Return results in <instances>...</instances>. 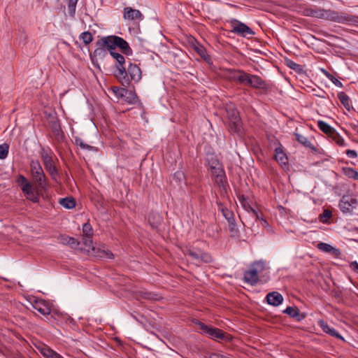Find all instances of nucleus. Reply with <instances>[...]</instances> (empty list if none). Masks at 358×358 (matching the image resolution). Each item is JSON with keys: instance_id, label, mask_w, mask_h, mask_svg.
I'll use <instances>...</instances> for the list:
<instances>
[{"instance_id": "f8f14e48", "label": "nucleus", "mask_w": 358, "mask_h": 358, "mask_svg": "<svg viewBox=\"0 0 358 358\" xmlns=\"http://www.w3.org/2000/svg\"><path fill=\"white\" fill-rule=\"evenodd\" d=\"M210 171L215 182L220 187L224 188L227 184V182L225 172L222 166H217L214 169H210Z\"/></svg>"}, {"instance_id": "0eeeda50", "label": "nucleus", "mask_w": 358, "mask_h": 358, "mask_svg": "<svg viewBox=\"0 0 358 358\" xmlns=\"http://www.w3.org/2000/svg\"><path fill=\"white\" fill-rule=\"evenodd\" d=\"M41 157L45 169L49 173L52 179L55 181H57V176H58V169L55 166V162L54 159V157H55L53 152L43 149L41 152Z\"/></svg>"}, {"instance_id": "ddd939ff", "label": "nucleus", "mask_w": 358, "mask_h": 358, "mask_svg": "<svg viewBox=\"0 0 358 358\" xmlns=\"http://www.w3.org/2000/svg\"><path fill=\"white\" fill-rule=\"evenodd\" d=\"M123 17L124 20L139 22L143 19V15L139 10L125 7L123 10Z\"/></svg>"}, {"instance_id": "f03ea898", "label": "nucleus", "mask_w": 358, "mask_h": 358, "mask_svg": "<svg viewBox=\"0 0 358 358\" xmlns=\"http://www.w3.org/2000/svg\"><path fill=\"white\" fill-rule=\"evenodd\" d=\"M99 41L101 45H103L110 52L118 48L126 55H131L133 53L129 43L122 37L111 35L103 36Z\"/></svg>"}, {"instance_id": "13d9d810", "label": "nucleus", "mask_w": 358, "mask_h": 358, "mask_svg": "<svg viewBox=\"0 0 358 358\" xmlns=\"http://www.w3.org/2000/svg\"><path fill=\"white\" fill-rule=\"evenodd\" d=\"M69 241L67 242L68 244L71 245H73V244H75L76 243V241L73 238H71V237H67L66 238Z\"/></svg>"}, {"instance_id": "c85d7f7f", "label": "nucleus", "mask_w": 358, "mask_h": 358, "mask_svg": "<svg viewBox=\"0 0 358 358\" xmlns=\"http://www.w3.org/2000/svg\"><path fill=\"white\" fill-rule=\"evenodd\" d=\"M338 98L343 106L349 111L351 108V101L350 97L343 92L338 93Z\"/></svg>"}, {"instance_id": "3c124183", "label": "nucleus", "mask_w": 358, "mask_h": 358, "mask_svg": "<svg viewBox=\"0 0 358 358\" xmlns=\"http://www.w3.org/2000/svg\"><path fill=\"white\" fill-rule=\"evenodd\" d=\"M242 206L243 207V208L248 211V213H252V210H255V208H253L248 203V201H247L245 203L243 204Z\"/></svg>"}, {"instance_id": "473e14b6", "label": "nucleus", "mask_w": 358, "mask_h": 358, "mask_svg": "<svg viewBox=\"0 0 358 358\" xmlns=\"http://www.w3.org/2000/svg\"><path fill=\"white\" fill-rule=\"evenodd\" d=\"M321 72L329 80H331L336 86L338 87H342V83L338 80L336 78H335L332 74H331L328 71L324 69H320Z\"/></svg>"}, {"instance_id": "f257e3e1", "label": "nucleus", "mask_w": 358, "mask_h": 358, "mask_svg": "<svg viewBox=\"0 0 358 358\" xmlns=\"http://www.w3.org/2000/svg\"><path fill=\"white\" fill-rule=\"evenodd\" d=\"M303 15L322 19L347 25H358V16L339 12L331 9H324L317 6H306L299 11Z\"/></svg>"}, {"instance_id": "37998d69", "label": "nucleus", "mask_w": 358, "mask_h": 358, "mask_svg": "<svg viewBox=\"0 0 358 358\" xmlns=\"http://www.w3.org/2000/svg\"><path fill=\"white\" fill-rule=\"evenodd\" d=\"M327 334L332 337H335L338 339L345 341L344 338L335 329L332 327L329 329V331Z\"/></svg>"}, {"instance_id": "39448f33", "label": "nucleus", "mask_w": 358, "mask_h": 358, "mask_svg": "<svg viewBox=\"0 0 358 358\" xmlns=\"http://www.w3.org/2000/svg\"><path fill=\"white\" fill-rule=\"evenodd\" d=\"M110 55L117 61V65L115 72V76L120 80L122 85L127 87L129 85V79L127 77V73L124 64L125 59L123 55L114 51H110Z\"/></svg>"}, {"instance_id": "bf43d9fd", "label": "nucleus", "mask_w": 358, "mask_h": 358, "mask_svg": "<svg viewBox=\"0 0 358 358\" xmlns=\"http://www.w3.org/2000/svg\"><path fill=\"white\" fill-rule=\"evenodd\" d=\"M106 254L107 257H108L110 259L113 258V255L111 252H108Z\"/></svg>"}, {"instance_id": "c03bdc74", "label": "nucleus", "mask_w": 358, "mask_h": 358, "mask_svg": "<svg viewBox=\"0 0 358 358\" xmlns=\"http://www.w3.org/2000/svg\"><path fill=\"white\" fill-rule=\"evenodd\" d=\"M317 324L326 334L329 331V329L331 328V327L324 320H320L317 322Z\"/></svg>"}, {"instance_id": "dca6fc26", "label": "nucleus", "mask_w": 358, "mask_h": 358, "mask_svg": "<svg viewBox=\"0 0 358 358\" xmlns=\"http://www.w3.org/2000/svg\"><path fill=\"white\" fill-rule=\"evenodd\" d=\"M127 77L130 80L138 83L142 78L141 70L139 66L135 64H130L126 69Z\"/></svg>"}, {"instance_id": "393cba45", "label": "nucleus", "mask_w": 358, "mask_h": 358, "mask_svg": "<svg viewBox=\"0 0 358 358\" xmlns=\"http://www.w3.org/2000/svg\"><path fill=\"white\" fill-rule=\"evenodd\" d=\"M296 140L306 148H308L313 151H316V148L314 145L306 138V136L299 134L298 133L294 134Z\"/></svg>"}, {"instance_id": "e433bc0d", "label": "nucleus", "mask_w": 358, "mask_h": 358, "mask_svg": "<svg viewBox=\"0 0 358 358\" xmlns=\"http://www.w3.org/2000/svg\"><path fill=\"white\" fill-rule=\"evenodd\" d=\"M80 38L85 45H88L93 41V36L90 31H84L80 34Z\"/></svg>"}, {"instance_id": "c9c22d12", "label": "nucleus", "mask_w": 358, "mask_h": 358, "mask_svg": "<svg viewBox=\"0 0 358 358\" xmlns=\"http://www.w3.org/2000/svg\"><path fill=\"white\" fill-rule=\"evenodd\" d=\"M75 144L77 146H79L83 150H92L94 149V147L86 144L83 140L80 137H75Z\"/></svg>"}, {"instance_id": "6e6552de", "label": "nucleus", "mask_w": 358, "mask_h": 358, "mask_svg": "<svg viewBox=\"0 0 358 358\" xmlns=\"http://www.w3.org/2000/svg\"><path fill=\"white\" fill-rule=\"evenodd\" d=\"M227 114L231 131L239 133L242 128V124L238 110L233 106H229L227 108Z\"/></svg>"}, {"instance_id": "cd10ccee", "label": "nucleus", "mask_w": 358, "mask_h": 358, "mask_svg": "<svg viewBox=\"0 0 358 358\" xmlns=\"http://www.w3.org/2000/svg\"><path fill=\"white\" fill-rule=\"evenodd\" d=\"M317 127L320 131H322L325 134L328 135L329 137L332 134V133L335 131V129L328 124L327 122L322 120L317 121Z\"/></svg>"}, {"instance_id": "8fccbe9b", "label": "nucleus", "mask_w": 358, "mask_h": 358, "mask_svg": "<svg viewBox=\"0 0 358 358\" xmlns=\"http://www.w3.org/2000/svg\"><path fill=\"white\" fill-rule=\"evenodd\" d=\"M251 215L256 218V220H259L261 221V217H263V215L262 213L258 212L257 210H252Z\"/></svg>"}, {"instance_id": "2f4dec72", "label": "nucleus", "mask_w": 358, "mask_h": 358, "mask_svg": "<svg viewBox=\"0 0 358 358\" xmlns=\"http://www.w3.org/2000/svg\"><path fill=\"white\" fill-rule=\"evenodd\" d=\"M342 171L348 178L358 180V171L355 169L350 167H343Z\"/></svg>"}, {"instance_id": "58836bf2", "label": "nucleus", "mask_w": 358, "mask_h": 358, "mask_svg": "<svg viewBox=\"0 0 358 358\" xmlns=\"http://www.w3.org/2000/svg\"><path fill=\"white\" fill-rule=\"evenodd\" d=\"M9 145L7 143H3L0 145V159H4L7 157L8 154Z\"/></svg>"}, {"instance_id": "9d476101", "label": "nucleus", "mask_w": 358, "mask_h": 358, "mask_svg": "<svg viewBox=\"0 0 358 358\" xmlns=\"http://www.w3.org/2000/svg\"><path fill=\"white\" fill-rule=\"evenodd\" d=\"M185 255L189 256L196 264H208L213 262V258L209 253L201 250H195L194 248L187 249Z\"/></svg>"}, {"instance_id": "4d7b16f0", "label": "nucleus", "mask_w": 358, "mask_h": 358, "mask_svg": "<svg viewBox=\"0 0 358 358\" xmlns=\"http://www.w3.org/2000/svg\"><path fill=\"white\" fill-rule=\"evenodd\" d=\"M261 223L263 227L266 228L268 227V223L266 219L261 217Z\"/></svg>"}, {"instance_id": "5701e85b", "label": "nucleus", "mask_w": 358, "mask_h": 358, "mask_svg": "<svg viewBox=\"0 0 358 358\" xmlns=\"http://www.w3.org/2000/svg\"><path fill=\"white\" fill-rule=\"evenodd\" d=\"M38 350L40 353L45 358H64L59 353L45 345L38 348Z\"/></svg>"}, {"instance_id": "680f3d73", "label": "nucleus", "mask_w": 358, "mask_h": 358, "mask_svg": "<svg viewBox=\"0 0 358 358\" xmlns=\"http://www.w3.org/2000/svg\"><path fill=\"white\" fill-rule=\"evenodd\" d=\"M357 134H358V130H357Z\"/></svg>"}, {"instance_id": "de8ad7c7", "label": "nucleus", "mask_w": 358, "mask_h": 358, "mask_svg": "<svg viewBox=\"0 0 358 358\" xmlns=\"http://www.w3.org/2000/svg\"><path fill=\"white\" fill-rule=\"evenodd\" d=\"M78 0H69V8L73 12L75 11Z\"/></svg>"}, {"instance_id": "412c9836", "label": "nucleus", "mask_w": 358, "mask_h": 358, "mask_svg": "<svg viewBox=\"0 0 358 358\" xmlns=\"http://www.w3.org/2000/svg\"><path fill=\"white\" fill-rule=\"evenodd\" d=\"M83 232L84 237L83 238V242L86 245H90L92 243V238L93 236V229L91 224L88 222L83 225Z\"/></svg>"}, {"instance_id": "c756f323", "label": "nucleus", "mask_w": 358, "mask_h": 358, "mask_svg": "<svg viewBox=\"0 0 358 358\" xmlns=\"http://www.w3.org/2000/svg\"><path fill=\"white\" fill-rule=\"evenodd\" d=\"M123 98H124L125 101L129 104L136 103L138 100L136 93L128 90H126L125 95H124Z\"/></svg>"}, {"instance_id": "ea45409f", "label": "nucleus", "mask_w": 358, "mask_h": 358, "mask_svg": "<svg viewBox=\"0 0 358 358\" xmlns=\"http://www.w3.org/2000/svg\"><path fill=\"white\" fill-rule=\"evenodd\" d=\"M125 88H121L118 87H114L112 88V91L117 98H123L126 92Z\"/></svg>"}, {"instance_id": "aec40b11", "label": "nucleus", "mask_w": 358, "mask_h": 358, "mask_svg": "<svg viewBox=\"0 0 358 358\" xmlns=\"http://www.w3.org/2000/svg\"><path fill=\"white\" fill-rule=\"evenodd\" d=\"M266 298L268 303L273 306H278L283 301V296L278 292L268 293Z\"/></svg>"}, {"instance_id": "49530a36", "label": "nucleus", "mask_w": 358, "mask_h": 358, "mask_svg": "<svg viewBox=\"0 0 358 358\" xmlns=\"http://www.w3.org/2000/svg\"><path fill=\"white\" fill-rule=\"evenodd\" d=\"M331 255L335 258H341V250L338 248H332V250L329 252Z\"/></svg>"}, {"instance_id": "09e8293b", "label": "nucleus", "mask_w": 358, "mask_h": 358, "mask_svg": "<svg viewBox=\"0 0 358 358\" xmlns=\"http://www.w3.org/2000/svg\"><path fill=\"white\" fill-rule=\"evenodd\" d=\"M347 156L350 158H356L357 157V153L354 150H347L345 151Z\"/></svg>"}, {"instance_id": "e2e57ef3", "label": "nucleus", "mask_w": 358, "mask_h": 358, "mask_svg": "<svg viewBox=\"0 0 358 358\" xmlns=\"http://www.w3.org/2000/svg\"><path fill=\"white\" fill-rule=\"evenodd\" d=\"M229 358V357H228Z\"/></svg>"}, {"instance_id": "79ce46f5", "label": "nucleus", "mask_w": 358, "mask_h": 358, "mask_svg": "<svg viewBox=\"0 0 358 358\" xmlns=\"http://www.w3.org/2000/svg\"><path fill=\"white\" fill-rule=\"evenodd\" d=\"M333 246L326 243H320L317 244V248L321 251L329 253Z\"/></svg>"}, {"instance_id": "a18cd8bd", "label": "nucleus", "mask_w": 358, "mask_h": 358, "mask_svg": "<svg viewBox=\"0 0 358 358\" xmlns=\"http://www.w3.org/2000/svg\"><path fill=\"white\" fill-rule=\"evenodd\" d=\"M222 213L225 218L228 220L229 223H230V221H234V215L231 211L226 209L225 210H222Z\"/></svg>"}, {"instance_id": "052dcab7", "label": "nucleus", "mask_w": 358, "mask_h": 358, "mask_svg": "<svg viewBox=\"0 0 358 358\" xmlns=\"http://www.w3.org/2000/svg\"><path fill=\"white\" fill-rule=\"evenodd\" d=\"M325 94H326L325 92L322 91V94H317V96H318L319 97H321V98H324L325 97V96H324Z\"/></svg>"}, {"instance_id": "6ab92c4d", "label": "nucleus", "mask_w": 358, "mask_h": 358, "mask_svg": "<svg viewBox=\"0 0 358 358\" xmlns=\"http://www.w3.org/2000/svg\"><path fill=\"white\" fill-rule=\"evenodd\" d=\"M32 306L33 308L41 315H48L51 312V309L48 303L43 299L35 300Z\"/></svg>"}, {"instance_id": "423d86ee", "label": "nucleus", "mask_w": 358, "mask_h": 358, "mask_svg": "<svg viewBox=\"0 0 358 358\" xmlns=\"http://www.w3.org/2000/svg\"><path fill=\"white\" fill-rule=\"evenodd\" d=\"M16 182L21 187V189L27 199L33 203H38L39 201L37 191L34 189L33 185L23 175L20 174L17 176Z\"/></svg>"}, {"instance_id": "a19ab883", "label": "nucleus", "mask_w": 358, "mask_h": 358, "mask_svg": "<svg viewBox=\"0 0 358 358\" xmlns=\"http://www.w3.org/2000/svg\"><path fill=\"white\" fill-rule=\"evenodd\" d=\"M208 164L210 168V169H214L217 166H221L222 165L220 164L218 159L215 157H211L208 159Z\"/></svg>"}, {"instance_id": "a878e982", "label": "nucleus", "mask_w": 358, "mask_h": 358, "mask_svg": "<svg viewBox=\"0 0 358 358\" xmlns=\"http://www.w3.org/2000/svg\"><path fill=\"white\" fill-rule=\"evenodd\" d=\"M252 78V88L264 90L267 88L266 83L259 76L254 75Z\"/></svg>"}, {"instance_id": "f3484780", "label": "nucleus", "mask_w": 358, "mask_h": 358, "mask_svg": "<svg viewBox=\"0 0 358 358\" xmlns=\"http://www.w3.org/2000/svg\"><path fill=\"white\" fill-rule=\"evenodd\" d=\"M190 45L194 50L206 62H209L210 58L207 53L206 48L200 44L195 38H192L189 41Z\"/></svg>"}, {"instance_id": "4be33fe9", "label": "nucleus", "mask_w": 358, "mask_h": 358, "mask_svg": "<svg viewBox=\"0 0 358 358\" xmlns=\"http://www.w3.org/2000/svg\"><path fill=\"white\" fill-rule=\"evenodd\" d=\"M283 313L287 314L290 317L296 319L298 322L301 321L306 317V314L301 313L297 307L288 306L283 310Z\"/></svg>"}, {"instance_id": "2eb2a0df", "label": "nucleus", "mask_w": 358, "mask_h": 358, "mask_svg": "<svg viewBox=\"0 0 358 358\" xmlns=\"http://www.w3.org/2000/svg\"><path fill=\"white\" fill-rule=\"evenodd\" d=\"M357 199L350 196H343L339 203V208L343 213H350L355 208Z\"/></svg>"}, {"instance_id": "4468645a", "label": "nucleus", "mask_w": 358, "mask_h": 358, "mask_svg": "<svg viewBox=\"0 0 358 358\" xmlns=\"http://www.w3.org/2000/svg\"><path fill=\"white\" fill-rule=\"evenodd\" d=\"M243 71V70L224 69L222 70V76L229 81L236 82L240 84Z\"/></svg>"}, {"instance_id": "72a5a7b5", "label": "nucleus", "mask_w": 358, "mask_h": 358, "mask_svg": "<svg viewBox=\"0 0 358 358\" xmlns=\"http://www.w3.org/2000/svg\"><path fill=\"white\" fill-rule=\"evenodd\" d=\"M329 137L339 146L345 147L347 145L344 138L336 130Z\"/></svg>"}, {"instance_id": "9b49d317", "label": "nucleus", "mask_w": 358, "mask_h": 358, "mask_svg": "<svg viewBox=\"0 0 358 358\" xmlns=\"http://www.w3.org/2000/svg\"><path fill=\"white\" fill-rule=\"evenodd\" d=\"M197 324L201 334H206L213 339H223L224 338V334L220 329L208 326L201 322H198Z\"/></svg>"}, {"instance_id": "864d4df0", "label": "nucleus", "mask_w": 358, "mask_h": 358, "mask_svg": "<svg viewBox=\"0 0 358 358\" xmlns=\"http://www.w3.org/2000/svg\"><path fill=\"white\" fill-rule=\"evenodd\" d=\"M351 268L358 273V263L357 262H352L350 264Z\"/></svg>"}, {"instance_id": "b1692460", "label": "nucleus", "mask_w": 358, "mask_h": 358, "mask_svg": "<svg viewBox=\"0 0 358 358\" xmlns=\"http://www.w3.org/2000/svg\"><path fill=\"white\" fill-rule=\"evenodd\" d=\"M275 153V159L281 166L288 164V158L281 147L276 148Z\"/></svg>"}, {"instance_id": "a211bd4d", "label": "nucleus", "mask_w": 358, "mask_h": 358, "mask_svg": "<svg viewBox=\"0 0 358 358\" xmlns=\"http://www.w3.org/2000/svg\"><path fill=\"white\" fill-rule=\"evenodd\" d=\"M107 55L108 50L103 45H101L100 41L98 40L96 42V49L90 54L92 62H94L95 60L103 59Z\"/></svg>"}, {"instance_id": "20e7f679", "label": "nucleus", "mask_w": 358, "mask_h": 358, "mask_svg": "<svg viewBox=\"0 0 358 358\" xmlns=\"http://www.w3.org/2000/svg\"><path fill=\"white\" fill-rule=\"evenodd\" d=\"M30 168L31 177L36 184L37 188L45 190L48 186V178L40 163L38 161H31Z\"/></svg>"}, {"instance_id": "6e6d98bb", "label": "nucleus", "mask_w": 358, "mask_h": 358, "mask_svg": "<svg viewBox=\"0 0 358 358\" xmlns=\"http://www.w3.org/2000/svg\"><path fill=\"white\" fill-rule=\"evenodd\" d=\"M210 358H228V357H224V355H221V354H218V353H212L210 355Z\"/></svg>"}, {"instance_id": "f704fd0d", "label": "nucleus", "mask_w": 358, "mask_h": 358, "mask_svg": "<svg viewBox=\"0 0 358 358\" xmlns=\"http://www.w3.org/2000/svg\"><path fill=\"white\" fill-rule=\"evenodd\" d=\"M229 231L231 238L236 239L240 238V231L236 226L234 221H230V223H229Z\"/></svg>"}, {"instance_id": "5fc2aeb1", "label": "nucleus", "mask_w": 358, "mask_h": 358, "mask_svg": "<svg viewBox=\"0 0 358 358\" xmlns=\"http://www.w3.org/2000/svg\"><path fill=\"white\" fill-rule=\"evenodd\" d=\"M238 199L241 205L245 203L248 201L244 195H238Z\"/></svg>"}, {"instance_id": "7ed1b4c3", "label": "nucleus", "mask_w": 358, "mask_h": 358, "mask_svg": "<svg viewBox=\"0 0 358 358\" xmlns=\"http://www.w3.org/2000/svg\"><path fill=\"white\" fill-rule=\"evenodd\" d=\"M266 266L264 262L259 261L252 264L244 273V281L250 285H256L260 281V277L264 276Z\"/></svg>"}, {"instance_id": "4c0bfd02", "label": "nucleus", "mask_w": 358, "mask_h": 358, "mask_svg": "<svg viewBox=\"0 0 358 358\" xmlns=\"http://www.w3.org/2000/svg\"><path fill=\"white\" fill-rule=\"evenodd\" d=\"M286 64L288 67H289L290 69L294 70L295 71H296L298 73H300L303 71V68H302L301 65L296 64V62H294V61H292L291 59H287Z\"/></svg>"}, {"instance_id": "1a4fd4ad", "label": "nucleus", "mask_w": 358, "mask_h": 358, "mask_svg": "<svg viewBox=\"0 0 358 358\" xmlns=\"http://www.w3.org/2000/svg\"><path fill=\"white\" fill-rule=\"evenodd\" d=\"M231 31L241 37L252 36L255 32L245 24L236 19H231L229 21Z\"/></svg>"}, {"instance_id": "bb28decb", "label": "nucleus", "mask_w": 358, "mask_h": 358, "mask_svg": "<svg viewBox=\"0 0 358 358\" xmlns=\"http://www.w3.org/2000/svg\"><path fill=\"white\" fill-rule=\"evenodd\" d=\"M59 204L66 209H72L76 207V200L71 196L60 199L59 201Z\"/></svg>"}, {"instance_id": "7c9ffc66", "label": "nucleus", "mask_w": 358, "mask_h": 358, "mask_svg": "<svg viewBox=\"0 0 358 358\" xmlns=\"http://www.w3.org/2000/svg\"><path fill=\"white\" fill-rule=\"evenodd\" d=\"M253 76H254L253 74L248 73L243 71L242 76H241L240 84L252 87V77H253Z\"/></svg>"}, {"instance_id": "603ef678", "label": "nucleus", "mask_w": 358, "mask_h": 358, "mask_svg": "<svg viewBox=\"0 0 358 358\" xmlns=\"http://www.w3.org/2000/svg\"><path fill=\"white\" fill-rule=\"evenodd\" d=\"M332 215V213L330 210H324L322 213V214L321 215V216L325 217V218H327V219H329Z\"/></svg>"}]
</instances>
